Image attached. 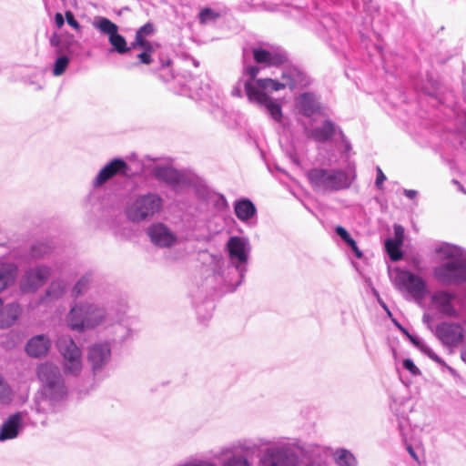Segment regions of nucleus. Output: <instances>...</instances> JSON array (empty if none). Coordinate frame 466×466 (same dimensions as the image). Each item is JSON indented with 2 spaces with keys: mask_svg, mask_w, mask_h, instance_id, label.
I'll list each match as a JSON object with an SVG mask.
<instances>
[{
  "mask_svg": "<svg viewBox=\"0 0 466 466\" xmlns=\"http://www.w3.org/2000/svg\"><path fill=\"white\" fill-rule=\"evenodd\" d=\"M258 73L259 67L258 66L245 68L244 76H248V79L245 80L247 96L250 102L264 107L274 121L280 123L282 120L281 106L269 97L266 91H279L285 87H289L290 90L303 88L309 86L311 80L305 73L295 68L283 72L282 82L271 78L256 80Z\"/></svg>",
  "mask_w": 466,
  "mask_h": 466,
  "instance_id": "nucleus-1",
  "label": "nucleus"
},
{
  "mask_svg": "<svg viewBox=\"0 0 466 466\" xmlns=\"http://www.w3.org/2000/svg\"><path fill=\"white\" fill-rule=\"evenodd\" d=\"M37 377L41 382L33 409L37 413L56 412L67 396V387L60 369L50 362L37 367Z\"/></svg>",
  "mask_w": 466,
  "mask_h": 466,
  "instance_id": "nucleus-2",
  "label": "nucleus"
},
{
  "mask_svg": "<svg viewBox=\"0 0 466 466\" xmlns=\"http://www.w3.org/2000/svg\"><path fill=\"white\" fill-rule=\"evenodd\" d=\"M226 250L229 262L218 259L215 264L214 274L228 285V291H234L241 284L248 270L251 247L247 238L233 236L228 238Z\"/></svg>",
  "mask_w": 466,
  "mask_h": 466,
  "instance_id": "nucleus-3",
  "label": "nucleus"
},
{
  "mask_svg": "<svg viewBox=\"0 0 466 466\" xmlns=\"http://www.w3.org/2000/svg\"><path fill=\"white\" fill-rule=\"evenodd\" d=\"M112 310L89 300L76 302L71 306L66 322L72 330L77 332L103 328L111 323Z\"/></svg>",
  "mask_w": 466,
  "mask_h": 466,
  "instance_id": "nucleus-4",
  "label": "nucleus"
},
{
  "mask_svg": "<svg viewBox=\"0 0 466 466\" xmlns=\"http://www.w3.org/2000/svg\"><path fill=\"white\" fill-rule=\"evenodd\" d=\"M258 445L257 451L261 447L266 448L258 457V466H299L300 441H289L280 438L274 441L265 438L253 440Z\"/></svg>",
  "mask_w": 466,
  "mask_h": 466,
  "instance_id": "nucleus-5",
  "label": "nucleus"
},
{
  "mask_svg": "<svg viewBox=\"0 0 466 466\" xmlns=\"http://www.w3.org/2000/svg\"><path fill=\"white\" fill-rule=\"evenodd\" d=\"M440 252L451 259L434 268V278L443 285L466 282V254H462L459 248L450 245L441 247Z\"/></svg>",
  "mask_w": 466,
  "mask_h": 466,
  "instance_id": "nucleus-6",
  "label": "nucleus"
},
{
  "mask_svg": "<svg viewBox=\"0 0 466 466\" xmlns=\"http://www.w3.org/2000/svg\"><path fill=\"white\" fill-rule=\"evenodd\" d=\"M307 177L313 190L321 195L349 188L354 177L342 169L315 167L308 171Z\"/></svg>",
  "mask_w": 466,
  "mask_h": 466,
  "instance_id": "nucleus-7",
  "label": "nucleus"
},
{
  "mask_svg": "<svg viewBox=\"0 0 466 466\" xmlns=\"http://www.w3.org/2000/svg\"><path fill=\"white\" fill-rule=\"evenodd\" d=\"M162 206L163 199L157 193L139 195L127 205L126 215L130 221L140 223L153 218Z\"/></svg>",
  "mask_w": 466,
  "mask_h": 466,
  "instance_id": "nucleus-8",
  "label": "nucleus"
},
{
  "mask_svg": "<svg viewBox=\"0 0 466 466\" xmlns=\"http://www.w3.org/2000/svg\"><path fill=\"white\" fill-rule=\"evenodd\" d=\"M258 448V445L256 444L253 439L237 440L220 449L221 466H253L248 455H253Z\"/></svg>",
  "mask_w": 466,
  "mask_h": 466,
  "instance_id": "nucleus-9",
  "label": "nucleus"
},
{
  "mask_svg": "<svg viewBox=\"0 0 466 466\" xmlns=\"http://www.w3.org/2000/svg\"><path fill=\"white\" fill-rule=\"evenodd\" d=\"M56 347L62 356V366L66 376L77 377L83 370L81 349L69 336H61L56 341Z\"/></svg>",
  "mask_w": 466,
  "mask_h": 466,
  "instance_id": "nucleus-10",
  "label": "nucleus"
},
{
  "mask_svg": "<svg viewBox=\"0 0 466 466\" xmlns=\"http://www.w3.org/2000/svg\"><path fill=\"white\" fill-rule=\"evenodd\" d=\"M393 284L400 291H406L415 300H421L428 293L425 280L408 270H397Z\"/></svg>",
  "mask_w": 466,
  "mask_h": 466,
  "instance_id": "nucleus-11",
  "label": "nucleus"
},
{
  "mask_svg": "<svg viewBox=\"0 0 466 466\" xmlns=\"http://www.w3.org/2000/svg\"><path fill=\"white\" fill-rule=\"evenodd\" d=\"M111 358L112 349L109 341H99L89 346L86 359L94 376L104 374Z\"/></svg>",
  "mask_w": 466,
  "mask_h": 466,
  "instance_id": "nucleus-12",
  "label": "nucleus"
},
{
  "mask_svg": "<svg viewBox=\"0 0 466 466\" xmlns=\"http://www.w3.org/2000/svg\"><path fill=\"white\" fill-rule=\"evenodd\" d=\"M52 274V268L39 264L26 268L20 279L19 287L22 292H35L44 286Z\"/></svg>",
  "mask_w": 466,
  "mask_h": 466,
  "instance_id": "nucleus-13",
  "label": "nucleus"
},
{
  "mask_svg": "<svg viewBox=\"0 0 466 466\" xmlns=\"http://www.w3.org/2000/svg\"><path fill=\"white\" fill-rule=\"evenodd\" d=\"M93 25L102 34L108 36V41L112 46V51L122 55L130 50L125 37L118 34V26L108 18L102 16L96 17Z\"/></svg>",
  "mask_w": 466,
  "mask_h": 466,
  "instance_id": "nucleus-14",
  "label": "nucleus"
},
{
  "mask_svg": "<svg viewBox=\"0 0 466 466\" xmlns=\"http://www.w3.org/2000/svg\"><path fill=\"white\" fill-rule=\"evenodd\" d=\"M103 329L107 330L108 336L111 337L113 343H123L128 339L133 333L131 329V320L125 317L123 312H116L112 310L111 323L104 326Z\"/></svg>",
  "mask_w": 466,
  "mask_h": 466,
  "instance_id": "nucleus-15",
  "label": "nucleus"
},
{
  "mask_svg": "<svg viewBox=\"0 0 466 466\" xmlns=\"http://www.w3.org/2000/svg\"><path fill=\"white\" fill-rule=\"evenodd\" d=\"M28 413L25 410L8 415L0 428V441L14 440L19 436L27 424Z\"/></svg>",
  "mask_w": 466,
  "mask_h": 466,
  "instance_id": "nucleus-16",
  "label": "nucleus"
},
{
  "mask_svg": "<svg viewBox=\"0 0 466 466\" xmlns=\"http://www.w3.org/2000/svg\"><path fill=\"white\" fill-rule=\"evenodd\" d=\"M302 457L300 466H330L329 461V449L317 443L302 442L299 447Z\"/></svg>",
  "mask_w": 466,
  "mask_h": 466,
  "instance_id": "nucleus-17",
  "label": "nucleus"
},
{
  "mask_svg": "<svg viewBox=\"0 0 466 466\" xmlns=\"http://www.w3.org/2000/svg\"><path fill=\"white\" fill-rule=\"evenodd\" d=\"M254 61L263 66H277L287 60L286 54L278 47L258 46L251 49Z\"/></svg>",
  "mask_w": 466,
  "mask_h": 466,
  "instance_id": "nucleus-18",
  "label": "nucleus"
},
{
  "mask_svg": "<svg viewBox=\"0 0 466 466\" xmlns=\"http://www.w3.org/2000/svg\"><path fill=\"white\" fill-rule=\"evenodd\" d=\"M298 112L304 116L310 117L315 115L324 116V107L320 97L312 92H304L295 99Z\"/></svg>",
  "mask_w": 466,
  "mask_h": 466,
  "instance_id": "nucleus-19",
  "label": "nucleus"
},
{
  "mask_svg": "<svg viewBox=\"0 0 466 466\" xmlns=\"http://www.w3.org/2000/svg\"><path fill=\"white\" fill-rule=\"evenodd\" d=\"M150 241L159 248H170L177 243V236L165 224L154 223L147 229Z\"/></svg>",
  "mask_w": 466,
  "mask_h": 466,
  "instance_id": "nucleus-20",
  "label": "nucleus"
},
{
  "mask_svg": "<svg viewBox=\"0 0 466 466\" xmlns=\"http://www.w3.org/2000/svg\"><path fill=\"white\" fill-rule=\"evenodd\" d=\"M456 295L446 290L435 291L431 299L433 308L441 315L456 318L458 311L454 306Z\"/></svg>",
  "mask_w": 466,
  "mask_h": 466,
  "instance_id": "nucleus-21",
  "label": "nucleus"
},
{
  "mask_svg": "<svg viewBox=\"0 0 466 466\" xmlns=\"http://www.w3.org/2000/svg\"><path fill=\"white\" fill-rule=\"evenodd\" d=\"M436 336L443 344L455 346L463 339V329L460 324L442 322L436 328Z\"/></svg>",
  "mask_w": 466,
  "mask_h": 466,
  "instance_id": "nucleus-22",
  "label": "nucleus"
},
{
  "mask_svg": "<svg viewBox=\"0 0 466 466\" xmlns=\"http://www.w3.org/2000/svg\"><path fill=\"white\" fill-rule=\"evenodd\" d=\"M127 169V165L124 160L120 158H114L98 172L93 181V186L95 187H98L116 174H125Z\"/></svg>",
  "mask_w": 466,
  "mask_h": 466,
  "instance_id": "nucleus-23",
  "label": "nucleus"
},
{
  "mask_svg": "<svg viewBox=\"0 0 466 466\" xmlns=\"http://www.w3.org/2000/svg\"><path fill=\"white\" fill-rule=\"evenodd\" d=\"M340 130L332 121L325 120L320 127L315 128L305 127V134L308 137L317 142H326L330 140Z\"/></svg>",
  "mask_w": 466,
  "mask_h": 466,
  "instance_id": "nucleus-24",
  "label": "nucleus"
},
{
  "mask_svg": "<svg viewBox=\"0 0 466 466\" xmlns=\"http://www.w3.org/2000/svg\"><path fill=\"white\" fill-rule=\"evenodd\" d=\"M22 313V308L17 302L4 305L0 299V328L5 329L13 326Z\"/></svg>",
  "mask_w": 466,
  "mask_h": 466,
  "instance_id": "nucleus-25",
  "label": "nucleus"
},
{
  "mask_svg": "<svg viewBox=\"0 0 466 466\" xmlns=\"http://www.w3.org/2000/svg\"><path fill=\"white\" fill-rule=\"evenodd\" d=\"M51 347V340L46 335H36L26 344L25 350L32 357H41L47 353Z\"/></svg>",
  "mask_w": 466,
  "mask_h": 466,
  "instance_id": "nucleus-26",
  "label": "nucleus"
},
{
  "mask_svg": "<svg viewBox=\"0 0 466 466\" xmlns=\"http://www.w3.org/2000/svg\"><path fill=\"white\" fill-rule=\"evenodd\" d=\"M236 217L242 222L248 223L257 214V208L251 200L241 198L234 203Z\"/></svg>",
  "mask_w": 466,
  "mask_h": 466,
  "instance_id": "nucleus-27",
  "label": "nucleus"
},
{
  "mask_svg": "<svg viewBox=\"0 0 466 466\" xmlns=\"http://www.w3.org/2000/svg\"><path fill=\"white\" fill-rule=\"evenodd\" d=\"M152 173L155 177L159 180H163L168 185H177L181 180L180 174L171 167L156 166Z\"/></svg>",
  "mask_w": 466,
  "mask_h": 466,
  "instance_id": "nucleus-28",
  "label": "nucleus"
},
{
  "mask_svg": "<svg viewBox=\"0 0 466 466\" xmlns=\"http://www.w3.org/2000/svg\"><path fill=\"white\" fill-rule=\"evenodd\" d=\"M17 268L14 264H0V292L15 281Z\"/></svg>",
  "mask_w": 466,
  "mask_h": 466,
  "instance_id": "nucleus-29",
  "label": "nucleus"
},
{
  "mask_svg": "<svg viewBox=\"0 0 466 466\" xmlns=\"http://www.w3.org/2000/svg\"><path fill=\"white\" fill-rule=\"evenodd\" d=\"M337 466H357L358 461L351 451L346 449H338L333 453Z\"/></svg>",
  "mask_w": 466,
  "mask_h": 466,
  "instance_id": "nucleus-30",
  "label": "nucleus"
},
{
  "mask_svg": "<svg viewBox=\"0 0 466 466\" xmlns=\"http://www.w3.org/2000/svg\"><path fill=\"white\" fill-rule=\"evenodd\" d=\"M66 289V283L63 280H54L46 290L44 300H56L63 297Z\"/></svg>",
  "mask_w": 466,
  "mask_h": 466,
  "instance_id": "nucleus-31",
  "label": "nucleus"
},
{
  "mask_svg": "<svg viewBox=\"0 0 466 466\" xmlns=\"http://www.w3.org/2000/svg\"><path fill=\"white\" fill-rule=\"evenodd\" d=\"M408 338L413 345L419 348L430 359H431L432 360L439 364H444V361L436 353H434L433 350L429 346L424 344L420 338L413 336L411 334H408Z\"/></svg>",
  "mask_w": 466,
  "mask_h": 466,
  "instance_id": "nucleus-32",
  "label": "nucleus"
},
{
  "mask_svg": "<svg viewBox=\"0 0 466 466\" xmlns=\"http://www.w3.org/2000/svg\"><path fill=\"white\" fill-rule=\"evenodd\" d=\"M53 247L46 241H39L34 244L30 249L32 258H42L51 253Z\"/></svg>",
  "mask_w": 466,
  "mask_h": 466,
  "instance_id": "nucleus-33",
  "label": "nucleus"
},
{
  "mask_svg": "<svg viewBox=\"0 0 466 466\" xmlns=\"http://www.w3.org/2000/svg\"><path fill=\"white\" fill-rule=\"evenodd\" d=\"M401 245L400 240H393L392 238L386 240L385 248L392 261H399L402 258Z\"/></svg>",
  "mask_w": 466,
  "mask_h": 466,
  "instance_id": "nucleus-34",
  "label": "nucleus"
},
{
  "mask_svg": "<svg viewBox=\"0 0 466 466\" xmlns=\"http://www.w3.org/2000/svg\"><path fill=\"white\" fill-rule=\"evenodd\" d=\"M220 17V13L215 9L205 7L198 14L199 23L202 25L215 22Z\"/></svg>",
  "mask_w": 466,
  "mask_h": 466,
  "instance_id": "nucleus-35",
  "label": "nucleus"
},
{
  "mask_svg": "<svg viewBox=\"0 0 466 466\" xmlns=\"http://www.w3.org/2000/svg\"><path fill=\"white\" fill-rule=\"evenodd\" d=\"M90 282L89 276H83L74 286L72 289V297L77 299L81 295H83L88 289V285Z\"/></svg>",
  "mask_w": 466,
  "mask_h": 466,
  "instance_id": "nucleus-36",
  "label": "nucleus"
},
{
  "mask_svg": "<svg viewBox=\"0 0 466 466\" xmlns=\"http://www.w3.org/2000/svg\"><path fill=\"white\" fill-rule=\"evenodd\" d=\"M13 391L8 383L0 374V402L7 403L12 400Z\"/></svg>",
  "mask_w": 466,
  "mask_h": 466,
  "instance_id": "nucleus-37",
  "label": "nucleus"
},
{
  "mask_svg": "<svg viewBox=\"0 0 466 466\" xmlns=\"http://www.w3.org/2000/svg\"><path fill=\"white\" fill-rule=\"evenodd\" d=\"M68 65L69 58L66 56H58L54 65L53 75L56 76L63 75Z\"/></svg>",
  "mask_w": 466,
  "mask_h": 466,
  "instance_id": "nucleus-38",
  "label": "nucleus"
},
{
  "mask_svg": "<svg viewBox=\"0 0 466 466\" xmlns=\"http://www.w3.org/2000/svg\"><path fill=\"white\" fill-rule=\"evenodd\" d=\"M149 46H153L152 44L145 39L144 35L139 34V32L137 31L135 41L131 44L129 48L135 49L137 47H141L143 49Z\"/></svg>",
  "mask_w": 466,
  "mask_h": 466,
  "instance_id": "nucleus-39",
  "label": "nucleus"
},
{
  "mask_svg": "<svg viewBox=\"0 0 466 466\" xmlns=\"http://www.w3.org/2000/svg\"><path fill=\"white\" fill-rule=\"evenodd\" d=\"M247 66H252V65H246L244 66L241 78L239 79L238 83L232 89V96H242V90H241V86H240L241 83H243L244 88L246 89L245 80L248 79V76H244V71ZM245 92L247 93L246 90H245Z\"/></svg>",
  "mask_w": 466,
  "mask_h": 466,
  "instance_id": "nucleus-40",
  "label": "nucleus"
},
{
  "mask_svg": "<svg viewBox=\"0 0 466 466\" xmlns=\"http://www.w3.org/2000/svg\"><path fill=\"white\" fill-rule=\"evenodd\" d=\"M154 52V47L149 46L147 48H143V51L138 54L137 57L142 64L148 65L151 63V55Z\"/></svg>",
  "mask_w": 466,
  "mask_h": 466,
  "instance_id": "nucleus-41",
  "label": "nucleus"
},
{
  "mask_svg": "<svg viewBox=\"0 0 466 466\" xmlns=\"http://www.w3.org/2000/svg\"><path fill=\"white\" fill-rule=\"evenodd\" d=\"M403 368L409 370L412 375L417 376L420 374V370L416 367L413 360L410 359H405L402 362Z\"/></svg>",
  "mask_w": 466,
  "mask_h": 466,
  "instance_id": "nucleus-42",
  "label": "nucleus"
},
{
  "mask_svg": "<svg viewBox=\"0 0 466 466\" xmlns=\"http://www.w3.org/2000/svg\"><path fill=\"white\" fill-rule=\"evenodd\" d=\"M66 19L67 24L70 26H72L73 28L77 29V30L80 28V24L76 21L74 14L71 11L66 12Z\"/></svg>",
  "mask_w": 466,
  "mask_h": 466,
  "instance_id": "nucleus-43",
  "label": "nucleus"
},
{
  "mask_svg": "<svg viewBox=\"0 0 466 466\" xmlns=\"http://www.w3.org/2000/svg\"><path fill=\"white\" fill-rule=\"evenodd\" d=\"M394 234H395V238L392 239L393 240H400V243H403L404 228L400 225L394 226Z\"/></svg>",
  "mask_w": 466,
  "mask_h": 466,
  "instance_id": "nucleus-44",
  "label": "nucleus"
},
{
  "mask_svg": "<svg viewBox=\"0 0 466 466\" xmlns=\"http://www.w3.org/2000/svg\"><path fill=\"white\" fill-rule=\"evenodd\" d=\"M137 32H139V34L144 35L145 36L152 35L154 32L153 25L150 23H147V24L144 25L143 26H141L137 30Z\"/></svg>",
  "mask_w": 466,
  "mask_h": 466,
  "instance_id": "nucleus-45",
  "label": "nucleus"
},
{
  "mask_svg": "<svg viewBox=\"0 0 466 466\" xmlns=\"http://www.w3.org/2000/svg\"><path fill=\"white\" fill-rule=\"evenodd\" d=\"M386 180V176L383 174L380 167H377V178H376V186L380 188L383 182Z\"/></svg>",
  "mask_w": 466,
  "mask_h": 466,
  "instance_id": "nucleus-46",
  "label": "nucleus"
},
{
  "mask_svg": "<svg viewBox=\"0 0 466 466\" xmlns=\"http://www.w3.org/2000/svg\"><path fill=\"white\" fill-rule=\"evenodd\" d=\"M335 232L342 240L350 235L349 232L341 226H337L335 228Z\"/></svg>",
  "mask_w": 466,
  "mask_h": 466,
  "instance_id": "nucleus-47",
  "label": "nucleus"
},
{
  "mask_svg": "<svg viewBox=\"0 0 466 466\" xmlns=\"http://www.w3.org/2000/svg\"><path fill=\"white\" fill-rule=\"evenodd\" d=\"M55 22H56V25L57 27H62L64 25V23H65V19L62 15V14L60 13H56V15H55Z\"/></svg>",
  "mask_w": 466,
  "mask_h": 466,
  "instance_id": "nucleus-48",
  "label": "nucleus"
},
{
  "mask_svg": "<svg viewBox=\"0 0 466 466\" xmlns=\"http://www.w3.org/2000/svg\"><path fill=\"white\" fill-rule=\"evenodd\" d=\"M350 248H351V250L354 252L355 256L358 258H361L363 257V254H362L361 250L358 248L356 242H354L353 245H351Z\"/></svg>",
  "mask_w": 466,
  "mask_h": 466,
  "instance_id": "nucleus-49",
  "label": "nucleus"
},
{
  "mask_svg": "<svg viewBox=\"0 0 466 466\" xmlns=\"http://www.w3.org/2000/svg\"><path fill=\"white\" fill-rule=\"evenodd\" d=\"M403 194L407 198H409L410 199H413V198H415L417 197L418 192L416 190H413V189H404Z\"/></svg>",
  "mask_w": 466,
  "mask_h": 466,
  "instance_id": "nucleus-50",
  "label": "nucleus"
},
{
  "mask_svg": "<svg viewBox=\"0 0 466 466\" xmlns=\"http://www.w3.org/2000/svg\"><path fill=\"white\" fill-rule=\"evenodd\" d=\"M339 133L342 138V141L345 143L346 151H349L350 149V144L349 143V141L346 140L345 136L341 130H339Z\"/></svg>",
  "mask_w": 466,
  "mask_h": 466,
  "instance_id": "nucleus-51",
  "label": "nucleus"
},
{
  "mask_svg": "<svg viewBox=\"0 0 466 466\" xmlns=\"http://www.w3.org/2000/svg\"><path fill=\"white\" fill-rule=\"evenodd\" d=\"M349 247H350L351 245H353L354 242H356L351 237L350 235H349L344 240H343Z\"/></svg>",
  "mask_w": 466,
  "mask_h": 466,
  "instance_id": "nucleus-52",
  "label": "nucleus"
},
{
  "mask_svg": "<svg viewBox=\"0 0 466 466\" xmlns=\"http://www.w3.org/2000/svg\"><path fill=\"white\" fill-rule=\"evenodd\" d=\"M349 247H350L351 245H353L354 242H356L351 237L350 235H349L344 240H343Z\"/></svg>",
  "mask_w": 466,
  "mask_h": 466,
  "instance_id": "nucleus-53",
  "label": "nucleus"
},
{
  "mask_svg": "<svg viewBox=\"0 0 466 466\" xmlns=\"http://www.w3.org/2000/svg\"><path fill=\"white\" fill-rule=\"evenodd\" d=\"M407 450H408L409 453L410 454V456H411L412 458H414L415 460H417L416 453H415V451H414L413 448H412L410 445H409V446L407 447Z\"/></svg>",
  "mask_w": 466,
  "mask_h": 466,
  "instance_id": "nucleus-54",
  "label": "nucleus"
},
{
  "mask_svg": "<svg viewBox=\"0 0 466 466\" xmlns=\"http://www.w3.org/2000/svg\"><path fill=\"white\" fill-rule=\"evenodd\" d=\"M423 320H424V321H429V320H430V317H429V315H426V314H425V315L423 316Z\"/></svg>",
  "mask_w": 466,
  "mask_h": 466,
  "instance_id": "nucleus-55",
  "label": "nucleus"
},
{
  "mask_svg": "<svg viewBox=\"0 0 466 466\" xmlns=\"http://www.w3.org/2000/svg\"><path fill=\"white\" fill-rule=\"evenodd\" d=\"M400 329H401V331H402L404 334H406V336L408 337V334H410V333H409V332H408L404 328H401V327H400Z\"/></svg>",
  "mask_w": 466,
  "mask_h": 466,
  "instance_id": "nucleus-56",
  "label": "nucleus"
},
{
  "mask_svg": "<svg viewBox=\"0 0 466 466\" xmlns=\"http://www.w3.org/2000/svg\"><path fill=\"white\" fill-rule=\"evenodd\" d=\"M220 199H221V201L223 202L224 205L227 204V201H226V199H225V198L223 196H220Z\"/></svg>",
  "mask_w": 466,
  "mask_h": 466,
  "instance_id": "nucleus-57",
  "label": "nucleus"
},
{
  "mask_svg": "<svg viewBox=\"0 0 466 466\" xmlns=\"http://www.w3.org/2000/svg\"><path fill=\"white\" fill-rule=\"evenodd\" d=\"M56 41L55 39H51V45L52 46H56Z\"/></svg>",
  "mask_w": 466,
  "mask_h": 466,
  "instance_id": "nucleus-58",
  "label": "nucleus"
},
{
  "mask_svg": "<svg viewBox=\"0 0 466 466\" xmlns=\"http://www.w3.org/2000/svg\"><path fill=\"white\" fill-rule=\"evenodd\" d=\"M400 431H402V425L401 424H400Z\"/></svg>",
  "mask_w": 466,
  "mask_h": 466,
  "instance_id": "nucleus-59",
  "label": "nucleus"
},
{
  "mask_svg": "<svg viewBox=\"0 0 466 466\" xmlns=\"http://www.w3.org/2000/svg\"><path fill=\"white\" fill-rule=\"evenodd\" d=\"M466 193V191H464Z\"/></svg>",
  "mask_w": 466,
  "mask_h": 466,
  "instance_id": "nucleus-60",
  "label": "nucleus"
}]
</instances>
